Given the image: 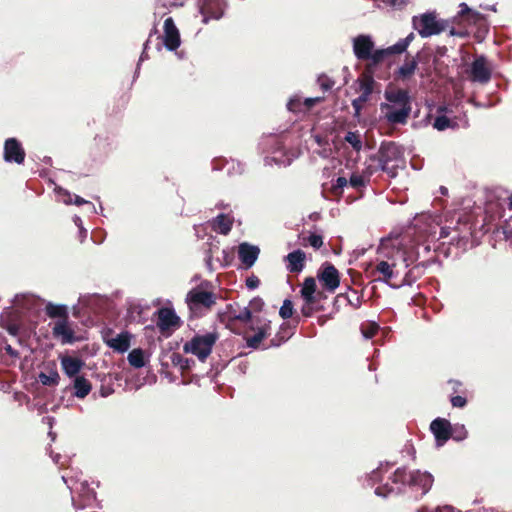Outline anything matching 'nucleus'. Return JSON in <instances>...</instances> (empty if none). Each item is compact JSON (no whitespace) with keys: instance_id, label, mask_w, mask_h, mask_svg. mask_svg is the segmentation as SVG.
<instances>
[{"instance_id":"1","label":"nucleus","mask_w":512,"mask_h":512,"mask_svg":"<svg viewBox=\"0 0 512 512\" xmlns=\"http://www.w3.org/2000/svg\"><path fill=\"white\" fill-rule=\"evenodd\" d=\"M390 480L394 484H401V487H397L396 489L390 486L388 483L377 487L374 490L375 495L387 498L390 494L400 495L404 492L403 487L409 486L420 487L422 489L421 495H425L431 489L434 477L429 472H421L420 470H415L410 473H407V469L405 467L397 468L394 473L391 475Z\"/></svg>"},{"instance_id":"2","label":"nucleus","mask_w":512,"mask_h":512,"mask_svg":"<svg viewBox=\"0 0 512 512\" xmlns=\"http://www.w3.org/2000/svg\"><path fill=\"white\" fill-rule=\"evenodd\" d=\"M372 162H377L375 167L369 166V174L371 175L374 171L380 170L391 178H395L398 175L399 164L405 163L404 148L402 145L394 141H382L378 152L369 156Z\"/></svg>"},{"instance_id":"3","label":"nucleus","mask_w":512,"mask_h":512,"mask_svg":"<svg viewBox=\"0 0 512 512\" xmlns=\"http://www.w3.org/2000/svg\"><path fill=\"white\" fill-rule=\"evenodd\" d=\"M459 11L451 18V26L449 29V36H456L459 38H466L469 33L467 27L476 26L479 30L485 32L489 29V24L485 14L470 8L466 2H460Z\"/></svg>"},{"instance_id":"4","label":"nucleus","mask_w":512,"mask_h":512,"mask_svg":"<svg viewBox=\"0 0 512 512\" xmlns=\"http://www.w3.org/2000/svg\"><path fill=\"white\" fill-rule=\"evenodd\" d=\"M353 53L360 61H367L370 71L376 69L388 57L387 48H375V42L369 34H359L352 39Z\"/></svg>"},{"instance_id":"5","label":"nucleus","mask_w":512,"mask_h":512,"mask_svg":"<svg viewBox=\"0 0 512 512\" xmlns=\"http://www.w3.org/2000/svg\"><path fill=\"white\" fill-rule=\"evenodd\" d=\"M219 339L217 331L206 332L204 334L196 333L183 345V351L186 354L195 355L199 361L205 362L212 353L213 347Z\"/></svg>"},{"instance_id":"6","label":"nucleus","mask_w":512,"mask_h":512,"mask_svg":"<svg viewBox=\"0 0 512 512\" xmlns=\"http://www.w3.org/2000/svg\"><path fill=\"white\" fill-rule=\"evenodd\" d=\"M216 295L212 291H202L198 288H192L185 297L190 318H201L216 303Z\"/></svg>"},{"instance_id":"7","label":"nucleus","mask_w":512,"mask_h":512,"mask_svg":"<svg viewBox=\"0 0 512 512\" xmlns=\"http://www.w3.org/2000/svg\"><path fill=\"white\" fill-rule=\"evenodd\" d=\"M451 18H437L435 12H425L419 17H413V26L422 38H428L432 35H439L447 28L450 29Z\"/></svg>"},{"instance_id":"8","label":"nucleus","mask_w":512,"mask_h":512,"mask_svg":"<svg viewBox=\"0 0 512 512\" xmlns=\"http://www.w3.org/2000/svg\"><path fill=\"white\" fill-rule=\"evenodd\" d=\"M163 30V35L156 38V49L160 51L162 46H164L168 51H176L181 45V37L172 17L165 19Z\"/></svg>"},{"instance_id":"9","label":"nucleus","mask_w":512,"mask_h":512,"mask_svg":"<svg viewBox=\"0 0 512 512\" xmlns=\"http://www.w3.org/2000/svg\"><path fill=\"white\" fill-rule=\"evenodd\" d=\"M133 335L129 331H121L115 334L112 329H106L102 332L103 342L114 352L124 354L131 347Z\"/></svg>"},{"instance_id":"10","label":"nucleus","mask_w":512,"mask_h":512,"mask_svg":"<svg viewBox=\"0 0 512 512\" xmlns=\"http://www.w3.org/2000/svg\"><path fill=\"white\" fill-rule=\"evenodd\" d=\"M226 312H219L218 318L220 322H227L226 327L229 328L234 334L240 335L241 332L238 331L236 328L233 327L234 323L236 321L242 322V323H250L253 320V312L252 309H250L248 306L244 307L239 313H236V311L233 309L232 304H228L226 306Z\"/></svg>"},{"instance_id":"11","label":"nucleus","mask_w":512,"mask_h":512,"mask_svg":"<svg viewBox=\"0 0 512 512\" xmlns=\"http://www.w3.org/2000/svg\"><path fill=\"white\" fill-rule=\"evenodd\" d=\"M317 279L324 290L333 293L340 285V273L336 267L326 261L321 264L317 271Z\"/></svg>"},{"instance_id":"12","label":"nucleus","mask_w":512,"mask_h":512,"mask_svg":"<svg viewBox=\"0 0 512 512\" xmlns=\"http://www.w3.org/2000/svg\"><path fill=\"white\" fill-rule=\"evenodd\" d=\"M26 157L25 149L21 141L16 137L7 138L3 146V160L6 163L21 165Z\"/></svg>"},{"instance_id":"13","label":"nucleus","mask_w":512,"mask_h":512,"mask_svg":"<svg viewBox=\"0 0 512 512\" xmlns=\"http://www.w3.org/2000/svg\"><path fill=\"white\" fill-rule=\"evenodd\" d=\"M468 74L469 78L473 82L485 84L490 81L492 72L487 65V58L485 55H478L474 58L468 69Z\"/></svg>"},{"instance_id":"14","label":"nucleus","mask_w":512,"mask_h":512,"mask_svg":"<svg viewBox=\"0 0 512 512\" xmlns=\"http://www.w3.org/2000/svg\"><path fill=\"white\" fill-rule=\"evenodd\" d=\"M380 110L385 113V119L389 124L404 125L411 114L412 106L397 107L388 105V103H380Z\"/></svg>"},{"instance_id":"15","label":"nucleus","mask_w":512,"mask_h":512,"mask_svg":"<svg viewBox=\"0 0 512 512\" xmlns=\"http://www.w3.org/2000/svg\"><path fill=\"white\" fill-rule=\"evenodd\" d=\"M198 11L202 15V22L208 24L210 20H219L224 16L227 2H197Z\"/></svg>"},{"instance_id":"16","label":"nucleus","mask_w":512,"mask_h":512,"mask_svg":"<svg viewBox=\"0 0 512 512\" xmlns=\"http://www.w3.org/2000/svg\"><path fill=\"white\" fill-rule=\"evenodd\" d=\"M452 423L442 417H437L430 423V431L434 436L435 444L437 447L444 446L450 439V429Z\"/></svg>"},{"instance_id":"17","label":"nucleus","mask_w":512,"mask_h":512,"mask_svg":"<svg viewBox=\"0 0 512 512\" xmlns=\"http://www.w3.org/2000/svg\"><path fill=\"white\" fill-rule=\"evenodd\" d=\"M52 335L55 339L59 340L63 345H71L79 340L75 335L69 320H57L52 327Z\"/></svg>"},{"instance_id":"18","label":"nucleus","mask_w":512,"mask_h":512,"mask_svg":"<svg viewBox=\"0 0 512 512\" xmlns=\"http://www.w3.org/2000/svg\"><path fill=\"white\" fill-rule=\"evenodd\" d=\"M157 327L161 332L172 331L181 326L182 321L172 308H160L157 311Z\"/></svg>"},{"instance_id":"19","label":"nucleus","mask_w":512,"mask_h":512,"mask_svg":"<svg viewBox=\"0 0 512 512\" xmlns=\"http://www.w3.org/2000/svg\"><path fill=\"white\" fill-rule=\"evenodd\" d=\"M260 254V248L257 245L248 242H242L238 245V258L244 269H250L256 263Z\"/></svg>"},{"instance_id":"20","label":"nucleus","mask_w":512,"mask_h":512,"mask_svg":"<svg viewBox=\"0 0 512 512\" xmlns=\"http://www.w3.org/2000/svg\"><path fill=\"white\" fill-rule=\"evenodd\" d=\"M37 380L46 387H55L59 384L60 375L57 370L56 361L52 360L44 364L43 370L39 372Z\"/></svg>"},{"instance_id":"21","label":"nucleus","mask_w":512,"mask_h":512,"mask_svg":"<svg viewBox=\"0 0 512 512\" xmlns=\"http://www.w3.org/2000/svg\"><path fill=\"white\" fill-rule=\"evenodd\" d=\"M284 261L290 273L299 274L305 268L306 253L302 249H295L284 256Z\"/></svg>"},{"instance_id":"22","label":"nucleus","mask_w":512,"mask_h":512,"mask_svg":"<svg viewBox=\"0 0 512 512\" xmlns=\"http://www.w3.org/2000/svg\"><path fill=\"white\" fill-rule=\"evenodd\" d=\"M384 98L388 105L397 107L412 106V97L409 92L404 89L385 90Z\"/></svg>"},{"instance_id":"23","label":"nucleus","mask_w":512,"mask_h":512,"mask_svg":"<svg viewBox=\"0 0 512 512\" xmlns=\"http://www.w3.org/2000/svg\"><path fill=\"white\" fill-rule=\"evenodd\" d=\"M84 365L85 362L78 357L64 356L61 358L62 370L71 380L82 376L80 372Z\"/></svg>"},{"instance_id":"24","label":"nucleus","mask_w":512,"mask_h":512,"mask_svg":"<svg viewBox=\"0 0 512 512\" xmlns=\"http://www.w3.org/2000/svg\"><path fill=\"white\" fill-rule=\"evenodd\" d=\"M72 389V396L78 399H84L92 390L91 382L85 377H77L71 381V384L65 387L64 392Z\"/></svg>"},{"instance_id":"25","label":"nucleus","mask_w":512,"mask_h":512,"mask_svg":"<svg viewBox=\"0 0 512 512\" xmlns=\"http://www.w3.org/2000/svg\"><path fill=\"white\" fill-rule=\"evenodd\" d=\"M395 264H390L387 261H380L375 268V271L378 272L381 276L377 278L375 281L382 282L390 287L396 281H392V279L398 276V272L394 271Z\"/></svg>"},{"instance_id":"26","label":"nucleus","mask_w":512,"mask_h":512,"mask_svg":"<svg viewBox=\"0 0 512 512\" xmlns=\"http://www.w3.org/2000/svg\"><path fill=\"white\" fill-rule=\"evenodd\" d=\"M233 217L229 214L220 213L211 221L213 230L221 235H228L233 227Z\"/></svg>"},{"instance_id":"27","label":"nucleus","mask_w":512,"mask_h":512,"mask_svg":"<svg viewBox=\"0 0 512 512\" xmlns=\"http://www.w3.org/2000/svg\"><path fill=\"white\" fill-rule=\"evenodd\" d=\"M432 262L433 261L431 260H424L422 262L415 264L401 280L396 281V283L390 285V288L399 289L403 286H411L416 281V277L413 276L414 271L419 270L420 268L426 269L428 266H430Z\"/></svg>"},{"instance_id":"28","label":"nucleus","mask_w":512,"mask_h":512,"mask_svg":"<svg viewBox=\"0 0 512 512\" xmlns=\"http://www.w3.org/2000/svg\"><path fill=\"white\" fill-rule=\"evenodd\" d=\"M376 69L370 71L368 67H366L365 73L358 79L359 89L362 95H366L370 98L373 93L374 86L376 85V81L374 79V73Z\"/></svg>"},{"instance_id":"29","label":"nucleus","mask_w":512,"mask_h":512,"mask_svg":"<svg viewBox=\"0 0 512 512\" xmlns=\"http://www.w3.org/2000/svg\"><path fill=\"white\" fill-rule=\"evenodd\" d=\"M127 360L131 367L140 369L148 364L149 356L142 348H134L128 353Z\"/></svg>"},{"instance_id":"30","label":"nucleus","mask_w":512,"mask_h":512,"mask_svg":"<svg viewBox=\"0 0 512 512\" xmlns=\"http://www.w3.org/2000/svg\"><path fill=\"white\" fill-rule=\"evenodd\" d=\"M45 313L51 319L58 318V320H69V309L65 304L47 302L45 306Z\"/></svg>"},{"instance_id":"31","label":"nucleus","mask_w":512,"mask_h":512,"mask_svg":"<svg viewBox=\"0 0 512 512\" xmlns=\"http://www.w3.org/2000/svg\"><path fill=\"white\" fill-rule=\"evenodd\" d=\"M260 147L263 151L276 153L283 149V143L275 135H268L261 139Z\"/></svg>"},{"instance_id":"32","label":"nucleus","mask_w":512,"mask_h":512,"mask_svg":"<svg viewBox=\"0 0 512 512\" xmlns=\"http://www.w3.org/2000/svg\"><path fill=\"white\" fill-rule=\"evenodd\" d=\"M415 34L413 32L409 33L405 38L399 39L395 44L387 47L389 57L392 55H400L406 52L410 43L414 40Z\"/></svg>"},{"instance_id":"33","label":"nucleus","mask_w":512,"mask_h":512,"mask_svg":"<svg viewBox=\"0 0 512 512\" xmlns=\"http://www.w3.org/2000/svg\"><path fill=\"white\" fill-rule=\"evenodd\" d=\"M446 110L447 108L445 106H440L437 110L438 115L434 119L433 128L438 131H444L447 128L455 126V123L444 114Z\"/></svg>"},{"instance_id":"34","label":"nucleus","mask_w":512,"mask_h":512,"mask_svg":"<svg viewBox=\"0 0 512 512\" xmlns=\"http://www.w3.org/2000/svg\"><path fill=\"white\" fill-rule=\"evenodd\" d=\"M418 65L419 59L415 60V58L413 57L410 61L405 62L403 65L398 67L396 71L397 77L401 80L410 79L414 75Z\"/></svg>"},{"instance_id":"35","label":"nucleus","mask_w":512,"mask_h":512,"mask_svg":"<svg viewBox=\"0 0 512 512\" xmlns=\"http://www.w3.org/2000/svg\"><path fill=\"white\" fill-rule=\"evenodd\" d=\"M170 360L173 366L180 368L182 373L190 371L196 364L193 358H185L179 353H172Z\"/></svg>"},{"instance_id":"36","label":"nucleus","mask_w":512,"mask_h":512,"mask_svg":"<svg viewBox=\"0 0 512 512\" xmlns=\"http://www.w3.org/2000/svg\"><path fill=\"white\" fill-rule=\"evenodd\" d=\"M22 321V312L13 310L11 307H6L0 315L1 327L11 323H18Z\"/></svg>"},{"instance_id":"37","label":"nucleus","mask_w":512,"mask_h":512,"mask_svg":"<svg viewBox=\"0 0 512 512\" xmlns=\"http://www.w3.org/2000/svg\"><path fill=\"white\" fill-rule=\"evenodd\" d=\"M54 191L55 193L58 195V196H63L64 198L62 199L63 203L66 204V205H70V204H75L77 206H81V205H86V203H88V200H85L84 198L78 196V195H75L74 196V200H72V195L71 193L60 187V186H56L54 188Z\"/></svg>"},{"instance_id":"38","label":"nucleus","mask_w":512,"mask_h":512,"mask_svg":"<svg viewBox=\"0 0 512 512\" xmlns=\"http://www.w3.org/2000/svg\"><path fill=\"white\" fill-rule=\"evenodd\" d=\"M40 299L33 295L17 294L14 296L13 303L20 306L23 310H31Z\"/></svg>"},{"instance_id":"39","label":"nucleus","mask_w":512,"mask_h":512,"mask_svg":"<svg viewBox=\"0 0 512 512\" xmlns=\"http://www.w3.org/2000/svg\"><path fill=\"white\" fill-rule=\"evenodd\" d=\"M98 297V295H85L79 298L78 304L73 305L72 307V315L75 318H79L81 316V306L84 308L92 309L93 301Z\"/></svg>"},{"instance_id":"40","label":"nucleus","mask_w":512,"mask_h":512,"mask_svg":"<svg viewBox=\"0 0 512 512\" xmlns=\"http://www.w3.org/2000/svg\"><path fill=\"white\" fill-rule=\"evenodd\" d=\"M403 262L405 267L413 265L421 257L420 245L412 246L402 251Z\"/></svg>"},{"instance_id":"41","label":"nucleus","mask_w":512,"mask_h":512,"mask_svg":"<svg viewBox=\"0 0 512 512\" xmlns=\"http://www.w3.org/2000/svg\"><path fill=\"white\" fill-rule=\"evenodd\" d=\"M385 465V470L390 468L394 465V462H388L380 463L379 467L372 470L371 473L367 474L366 480L368 482V485H374L377 482H380L382 480V473H383V467Z\"/></svg>"},{"instance_id":"42","label":"nucleus","mask_w":512,"mask_h":512,"mask_svg":"<svg viewBox=\"0 0 512 512\" xmlns=\"http://www.w3.org/2000/svg\"><path fill=\"white\" fill-rule=\"evenodd\" d=\"M468 437V431L464 424L455 423L452 424L450 429V439L456 442H462Z\"/></svg>"},{"instance_id":"43","label":"nucleus","mask_w":512,"mask_h":512,"mask_svg":"<svg viewBox=\"0 0 512 512\" xmlns=\"http://www.w3.org/2000/svg\"><path fill=\"white\" fill-rule=\"evenodd\" d=\"M379 330L380 325L375 321H367L360 326L361 334L365 339H372Z\"/></svg>"},{"instance_id":"44","label":"nucleus","mask_w":512,"mask_h":512,"mask_svg":"<svg viewBox=\"0 0 512 512\" xmlns=\"http://www.w3.org/2000/svg\"><path fill=\"white\" fill-rule=\"evenodd\" d=\"M344 140L349 143L356 152H359L363 147L362 139L358 131H348Z\"/></svg>"},{"instance_id":"45","label":"nucleus","mask_w":512,"mask_h":512,"mask_svg":"<svg viewBox=\"0 0 512 512\" xmlns=\"http://www.w3.org/2000/svg\"><path fill=\"white\" fill-rule=\"evenodd\" d=\"M316 294H317L316 280L312 276L306 277L304 279L301 289H300V296L316 295Z\"/></svg>"},{"instance_id":"46","label":"nucleus","mask_w":512,"mask_h":512,"mask_svg":"<svg viewBox=\"0 0 512 512\" xmlns=\"http://www.w3.org/2000/svg\"><path fill=\"white\" fill-rule=\"evenodd\" d=\"M415 60L419 59V64L430 66L433 63V51L430 47H424L414 56Z\"/></svg>"},{"instance_id":"47","label":"nucleus","mask_w":512,"mask_h":512,"mask_svg":"<svg viewBox=\"0 0 512 512\" xmlns=\"http://www.w3.org/2000/svg\"><path fill=\"white\" fill-rule=\"evenodd\" d=\"M301 298L303 300V305L301 307V313L304 317L310 318L311 317V307L317 301V294L316 295H304V296H301Z\"/></svg>"},{"instance_id":"48","label":"nucleus","mask_w":512,"mask_h":512,"mask_svg":"<svg viewBox=\"0 0 512 512\" xmlns=\"http://www.w3.org/2000/svg\"><path fill=\"white\" fill-rule=\"evenodd\" d=\"M249 329L255 331V334L260 339L265 340L270 334L271 322L269 320H265V322L258 326L257 328H255L254 325L251 324L249 326Z\"/></svg>"},{"instance_id":"49","label":"nucleus","mask_w":512,"mask_h":512,"mask_svg":"<svg viewBox=\"0 0 512 512\" xmlns=\"http://www.w3.org/2000/svg\"><path fill=\"white\" fill-rule=\"evenodd\" d=\"M294 305L291 299L287 298L283 301L282 306L279 309V316L282 319H289L293 316Z\"/></svg>"},{"instance_id":"50","label":"nucleus","mask_w":512,"mask_h":512,"mask_svg":"<svg viewBox=\"0 0 512 512\" xmlns=\"http://www.w3.org/2000/svg\"><path fill=\"white\" fill-rule=\"evenodd\" d=\"M286 106L290 112H293V113L303 112L301 98L297 95L290 97Z\"/></svg>"},{"instance_id":"51","label":"nucleus","mask_w":512,"mask_h":512,"mask_svg":"<svg viewBox=\"0 0 512 512\" xmlns=\"http://www.w3.org/2000/svg\"><path fill=\"white\" fill-rule=\"evenodd\" d=\"M348 180L343 177L339 176L333 183H332V193L334 195H341L343 192V189L347 186Z\"/></svg>"},{"instance_id":"52","label":"nucleus","mask_w":512,"mask_h":512,"mask_svg":"<svg viewBox=\"0 0 512 512\" xmlns=\"http://www.w3.org/2000/svg\"><path fill=\"white\" fill-rule=\"evenodd\" d=\"M368 181L369 180H366L363 176L353 173L350 176L349 184L355 189H360L365 187Z\"/></svg>"},{"instance_id":"53","label":"nucleus","mask_w":512,"mask_h":512,"mask_svg":"<svg viewBox=\"0 0 512 512\" xmlns=\"http://www.w3.org/2000/svg\"><path fill=\"white\" fill-rule=\"evenodd\" d=\"M317 81H318L319 86L321 87V89L324 92L330 91L332 89V87L334 86V83H335L334 80H332L331 78H329L325 74L319 75Z\"/></svg>"},{"instance_id":"54","label":"nucleus","mask_w":512,"mask_h":512,"mask_svg":"<svg viewBox=\"0 0 512 512\" xmlns=\"http://www.w3.org/2000/svg\"><path fill=\"white\" fill-rule=\"evenodd\" d=\"M308 242L315 250H318L323 246V236L317 233H310Z\"/></svg>"},{"instance_id":"55","label":"nucleus","mask_w":512,"mask_h":512,"mask_svg":"<svg viewBox=\"0 0 512 512\" xmlns=\"http://www.w3.org/2000/svg\"><path fill=\"white\" fill-rule=\"evenodd\" d=\"M323 99H324V97H308V98H305L304 101L302 102L303 112L309 111L315 105H317L320 102H322Z\"/></svg>"},{"instance_id":"56","label":"nucleus","mask_w":512,"mask_h":512,"mask_svg":"<svg viewBox=\"0 0 512 512\" xmlns=\"http://www.w3.org/2000/svg\"><path fill=\"white\" fill-rule=\"evenodd\" d=\"M369 98L366 95L360 94L357 98L352 100V107L355 110V114H359L363 108V104L366 103Z\"/></svg>"},{"instance_id":"57","label":"nucleus","mask_w":512,"mask_h":512,"mask_svg":"<svg viewBox=\"0 0 512 512\" xmlns=\"http://www.w3.org/2000/svg\"><path fill=\"white\" fill-rule=\"evenodd\" d=\"M264 305V300L261 297L256 296L250 300L248 307L252 309V312H260Z\"/></svg>"},{"instance_id":"58","label":"nucleus","mask_w":512,"mask_h":512,"mask_svg":"<svg viewBox=\"0 0 512 512\" xmlns=\"http://www.w3.org/2000/svg\"><path fill=\"white\" fill-rule=\"evenodd\" d=\"M451 241L458 248H461L463 251H465L468 247V244L470 243V237L467 235H462V236H458L457 239L452 238Z\"/></svg>"},{"instance_id":"59","label":"nucleus","mask_w":512,"mask_h":512,"mask_svg":"<svg viewBox=\"0 0 512 512\" xmlns=\"http://www.w3.org/2000/svg\"><path fill=\"white\" fill-rule=\"evenodd\" d=\"M244 338L246 340V347L254 350L258 349L260 347L261 342L263 341L256 334L252 336H246Z\"/></svg>"},{"instance_id":"60","label":"nucleus","mask_w":512,"mask_h":512,"mask_svg":"<svg viewBox=\"0 0 512 512\" xmlns=\"http://www.w3.org/2000/svg\"><path fill=\"white\" fill-rule=\"evenodd\" d=\"M451 405L455 408H464L466 407L468 401L467 398L461 395H455L450 398Z\"/></svg>"},{"instance_id":"61","label":"nucleus","mask_w":512,"mask_h":512,"mask_svg":"<svg viewBox=\"0 0 512 512\" xmlns=\"http://www.w3.org/2000/svg\"><path fill=\"white\" fill-rule=\"evenodd\" d=\"M502 233L506 240L512 243V216L502 226Z\"/></svg>"},{"instance_id":"62","label":"nucleus","mask_w":512,"mask_h":512,"mask_svg":"<svg viewBox=\"0 0 512 512\" xmlns=\"http://www.w3.org/2000/svg\"><path fill=\"white\" fill-rule=\"evenodd\" d=\"M22 326H23V324L21 321L18 323L7 324L6 326H3L2 328H4L10 335L18 336L22 329Z\"/></svg>"},{"instance_id":"63","label":"nucleus","mask_w":512,"mask_h":512,"mask_svg":"<svg viewBox=\"0 0 512 512\" xmlns=\"http://www.w3.org/2000/svg\"><path fill=\"white\" fill-rule=\"evenodd\" d=\"M245 285L248 290H255L260 285V279L252 274L246 278Z\"/></svg>"},{"instance_id":"64","label":"nucleus","mask_w":512,"mask_h":512,"mask_svg":"<svg viewBox=\"0 0 512 512\" xmlns=\"http://www.w3.org/2000/svg\"><path fill=\"white\" fill-rule=\"evenodd\" d=\"M212 170L213 171H221L224 166L227 164V160L224 157H215L212 162Z\"/></svg>"}]
</instances>
